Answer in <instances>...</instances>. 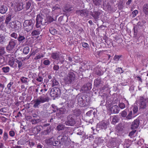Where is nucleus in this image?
Returning <instances> with one entry per match:
<instances>
[{"mask_svg": "<svg viewBox=\"0 0 148 148\" xmlns=\"http://www.w3.org/2000/svg\"><path fill=\"white\" fill-rule=\"evenodd\" d=\"M36 79L37 82L42 83L43 78L42 76L38 75Z\"/></svg>", "mask_w": 148, "mask_h": 148, "instance_id": "de8ad7c7", "label": "nucleus"}, {"mask_svg": "<svg viewBox=\"0 0 148 148\" xmlns=\"http://www.w3.org/2000/svg\"><path fill=\"white\" fill-rule=\"evenodd\" d=\"M10 56H8L9 58L8 61L9 64L12 67L16 68L17 67V66L15 64V60L14 58L11 56V55H9Z\"/></svg>", "mask_w": 148, "mask_h": 148, "instance_id": "9b49d317", "label": "nucleus"}, {"mask_svg": "<svg viewBox=\"0 0 148 148\" xmlns=\"http://www.w3.org/2000/svg\"><path fill=\"white\" fill-rule=\"evenodd\" d=\"M70 130L69 127H66L65 130L63 131L62 134L58 137L57 139L60 141L61 145L64 144L67 141L68 137V134L70 132Z\"/></svg>", "mask_w": 148, "mask_h": 148, "instance_id": "f03ea898", "label": "nucleus"}, {"mask_svg": "<svg viewBox=\"0 0 148 148\" xmlns=\"http://www.w3.org/2000/svg\"><path fill=\"white\" fill-rule=\"evenodd\" d=\"M44 55L42 53H38L36 55V56L34 58V59L35 60H37L38 59H40L44 57Z\"/></svg>", "mask_w": 148, "mask_h": 148, "instance_id": "f704fd0d", "label": "nucleus"}, {"mask_svg": "<svg viewBox=\"0 0 148 148\" xmlns=\"http://www.w3.org/2000/svg\"><path fill=\"white\" fill-rule=\"evenodd\" d=\"M52 87L54 86H55L58 85L59 84V83L58 81L55 79H52Z\"/></svg>", "mask_w": 148, "mask_h": 148, "instance_id": "a19ab883", "label": "nucleus"}, {"mask_svg": "<svg viewBox=\"0 0 148 148\" xmlns=\"http://www.w3.org/2000/svg\"><path fill=\"white\" fill-rule=\"evenodd\" d=\"M119 110V108L117 105L113 106L110 108V111L112 113H118Z\"/></svg>", "mask_w": 148, "mask_h": 148, "instance_id": "dca6fc26", "label": "nucleus"}, {"mask_svg": "<svg viewBox=\"0 0 148 148\" xmlns=\"http://www.w3.org/2000/svg\"><path fill=\"white\" fill-rule=\"evenodd\" d=\"M108 123L107 122L104 121L102 122L100 125V127L102 129L105 130L107 127Z\"/></svg>", "mask_w": 148, "mask_h": 148, "instance_id": "393cba45", "label": "nucleus"}, {"mask_svg": "<svg viewBox=\"0 0 148 148\" xmlns=\"http://www.w3.org/2000/svg\"><path fill=\"white\" fill-rule=\"evenodd\" d=\"M10 36L15 39H17L18 38V34L15 32H13L10 35Z\"/></svg>", "mask_w": 148, "mask_h": 148, "instance_id": "603ef678", "label": "nucleus"}, {"mask_svg": "<svg viewBox=\"0 0 148 148\" xmlns=\"http://www.w3.org/2000/svg\"><path fill=\"white\" fill-rule=\"evenodd\" d=\"M32 36H36L39 35L40 34L39 31L38 30H34L31 33Z\"/></svg>", "mask_w": 148, "mask_h": 148, "instance_id": "4c0bfd02", "label": "nucleus"}, {"mask_svg": "<svg viewBox=\"0 0 148 148\" xmlns=\"http://www.w3.org/2000/svg\"><path fill=\"white\" fill-rule=\"evenodd\" d=\"M43 63L45 65H48L50 64V62L49 60H45L43 62Z\"/></svg>", "mask_w": 148, "mask_h": 148, "instance_id": "bf43d9fd", "label": "nucleus"}, {"mask_svg": "<svg viewBox=\"0 0 148 148\" xmlns=\"http://www.w3.org/2000/svg\"><path fill=\"white\" fill-rule=\"evenodd\" d=\"M39 50L37 48H32L30 53H29V56H34L35 54L38 53Z\"/></svg>", "mask_w": 148, "mask_h": 148, "instance_id": "5701e85b", "label": "nucleus"}, {"mask_svg": "<svg viewBox=\"0 0 148 148\" xmlns=\"http://www.w3.org/2000/svg\"><path fill=\"white\" fill-rule=\"evenodd\" d=\"M5 49L3 47L0 48V57L3 56H2L5 53Z\"/></svg>", "mask_w": 148, "mask_h": 148, "instance_id": "c03bdc74", "label": "nucleus"}, {"mask_svg": "<svg viewBox=\"0 0 148 148\" xmlns=\"http://www.w3.org/2000/svg\"><path fill=\"white\" fill-rule=\"evenodd\" d=\"M49 100V99L47 94L44 93V94L39 97L38 99L34 100V104L33 105V107L34 108H38V106L41 103L48 102Z\"/></svg>", "mask_w": 148, "mask_h": 148, "instance_id": "f257e3e1", "label": "nucleus"}, {"mask_svg": "<svg viewBox=\"0 0 148 148\" xmlns=\"http://www.w3.org/2000/svg\"><path fill=\"white\" fill-rule=\"evenodd\" d=\"M5 62L4 57L3 56L0 57V65L3 64Z\"/></svg>", "mask_w": 148, "mask_h": 148, "instance_id": "4d7b16f0", "label": "nucleus"}, {"mask_svg": "<svg viewBox=\"0 0 148 148\" xmlns=\"http://www.w3.org/2000/svg\"><path fill=\"white\" fill-rule=\"evenodd\" d=\"M127 111H128V109H125L120 113V114H121V115L122 117H126V116H127Z\"/></svg>", "mask_w": 148, "mask_h": 148, "instance_id": "7c9ffc66", "label": "nucleus"}, {"mask_svg": "<svg viewBox=\"0 0 148 148\" xmlns=\"http://www.w3.org/2000/svg\"><path fill=\"white\" fill-rule=\"evenodd\" d=\"M21 82L24 83H27V78L24 77H22L20 78Z\"/></svg>", "mask_w": 148, "mask_h": 148, "instance_id": "58836bf2", "label": "nucleus"}, {"mask_svg": "<svg viewBox=\"0 0 148 148\" xmlns=\"http://www.w3.org/2000/svg\"><path fill=\"white\" fill-rule=\"evenodd\" d=\"M112 117V124H115L119 122V119L118 115H114Z\"/></svg>", "mask_w": 148, "mask_h": 148, "instance_id": "412c9836", "label": "nucleus"}, {"mask_svg": "<svg viewBox=\"0 0 148 148\" xmlns=\"http://www.w3.org/2000/svg\"><path fill=\"white\" fill-rule=\"evenodd\" d=\"M138 13V11L137 10H135L134 11H133L132 12V15H133V17H135L137 14Z\"/></svg>", "mask_w": 148, "mask_h": 148, "instance_id": "e2e57ef3", "label": "nucleus"}, {"mask_svg": "<svg viewBox=\"0 0 148 148\" xmlns=\"http://www.w3.org/2000/svg\"><path fill=\"white\" fill-rule=\"evenodd\" d=\"M8 138V133L7 132L5 131L3 132V135L2 139L4 141H6Z\"/></svg>", "mask_w": 148, "mask_h": 148, "instance_id": "c756f323", "label": "nucleus"}, {"mask_svg": "<svg viewBox=\"0 0 148 148\" xmlns=\"http://www.w3.org/2000/svg\"><path fill=\"white\" fill-rule=\"evenodd\" d=\"M5 37L3 36L0 35V43L3 44L4 42Z\"/></svg>", "mask_w": 148, "mask_h": 148, "instance_id": "680f3d73", "label": "nucleus"}, {"mask_svg": "<svg viewBox=\"0 0 148 148\" xmlns=\"http://www.w3.org/2000/svg\"><path fill=\"white\" fill-rule=\"evenodd\" d=\"M75 79V75L73 72H69L64 79V82L66 84H69L73 82Z\"/></svg>", "mask_w": 148, "mask_h": 148, "instance_id": "20e7f679", "label": "nucleus"}, {"mask_svg": "<svg viewBox=\"0 0 148 148\" xmlns=\"http://www.w3.org/2000/svg\"><path fill=\"white\" fill-rule=\"evenodd\" d=\"M76 116L74 114L69 115L67 117V120L65 122L66 125L73 126L76 123Z\"/></svg>", "mask_w": 148, "mask_h": 148, "instance_id": "7ed1b4c3", "label": "nucleus"}, {"mask_svg": "<svg viewBox=\"0 0 148 148\" xmlns=\"http://www.w3.org/2000/svg\"><path fill=\"white\" fill-rule=\"evenodd\" d=\"M17 43V40L14 39H11L9 42L8 45L6 47L7 50L9 51H13Z\"/></svg>", "mask_w": 148, "mask_h": 148, "instance_id": "0eeeda50", "label": "nucleus"}, {"mask_svg": "<svg viewBox=\"0 0 148 148\" xmlns=\"http://www.w3.org/2000/svg\"><path fill=\"white\" fill-rule=\"evenodd\" d=\"M27 22L28 23V24H27V26H29L30 25H31L33 26V24L32 23V21L30 20H26L24 22Z\"/></svg>", "mask_w": 148, "mask_h": 148, "instance_id": "338daca9", "label": "nucleus"}, {"mask_svg": "<svg viewBox=\"0 0 148 148\" xmlns=\"http://www.w3.org/2000/svg\"><path fill=\"white\" fill-rule=\"evenodd\" d=\"M133 114L134 115H137L136 114L138 111V108L136 106H134L133 109Z\"/></svg>", "mask_w": 148, "mask_h": 148, "instance_id": "37998d69", "label": "nucleus"}, {"mask_svg": "<svg viewBox=\"0 0 148 148\" xmlns=\"http://www.w3.org/2000/svg\"><path fill=\"white\" fill-rule=\"evenodd\" d=\"M15 64H16L17 67L19 69H21L23 65V62L22 61H19L18 60L16 59L15 60Z\"/></svg>", "mask_w": 148, "mask_h": 148, "instance_id": "2f4dec72", "label": "nucleus"}, {"mask_svg": "<svg viewBox=\"0 0 148 148\" xmlns=\"http://www.w3.org/2000/svg\"><path fill=\"white\" fill-rule=\"evenodd\" d=\"M49 132V130H44L42 132L41 134L43 135H46Z\"/></svg>", "mask_w": 148, "mask_h": 148, "instance_id": "774afa93", "label": "nucleus"}, {"mask_svg": "<svg viewBox=\"0 0 148 148\" xmlns=\"http://www.w3.org/2000/svg\"><path fill=\"white\" fill-rule=\"evenodd\" d=\"M119 107L121 109H123L125 107V105L123 103H119L118 104Z\"/></svg>", "mask_w": 148, "mask_h": 148, "instance_id": "79ce46f5", "label": "nucleus"}, {"mask_svg": "<svg viewBox=\"0 0 148 148\" xmlns=\"http://www.w3.org/2000/svg\"><path fill=\"white\" fill-rule=\"evenodd\" d=\"M56 140H55L54 138L52 137L50 138L48 140V142L49 143L50 145H53V143H54V142H55Z\"/></svg>", "mask_w": 148, "mask_h": 148, "instance_id": "8fccbe9b", "label": "nucleus"}, {"mask_svg": "<svg viewBox=\"0 0 148 148\" xmlns=\"http://www.w3.org/2000/svg\"><path fill=\"white\" fill-rule=\"evenodd\" d=\"M8 10V8L4 5H0V13L2 14H5Z\"/></svg>", "mask_w": 148, "mask_h": 148, "instance_id": "aec40b11", "label": "nucleus"}, {"mask_svg": "<svg viewBox=\"0 0 148 148\" xmlns=\"http://www.w3.org/2000/svg\"><path fill=\"white\" fill-rule=\"evenodd\" d=\"M29 51V49L28 47H25L23 50V53L25 54H27Z\"/></svg>", "mask_w": 148, "mask_h": 148, "instance_id": "e433bc0d", "label": "nucleus"}, {"mask_svg": "<svg viewBox=\"0 0 148 148\" xmlns=\"http://www.w3.org/2000/svg\"><path fill=\"white\" fill-rule=\"evenodd\" d=\"M49 31L51 33L52 35H55L57 33V31L56 29L54 27H51L49 29Z\"/></svg>", "mask_w": 148, "mask_h": 148, "instance_id": "473e14b6", "label": "nucleus"}, {"mask_svg": "<svg viewBox=\"0 0 148 148\" xmlns=\"http://www.w3.org/2000/svg\"><path fill=\"white\" fill-rule=\"evenodd\" d=\"M136 132V130H134L131 131L129 134V136L131 137H132L135 132Z\"/></svg>", "mask_w": 148, "mask_h": 148, "instance_id": "0e129e2a", "label": "nucleus"}, {"mask_svg": "<svg viewBox=\"0 0 148 148\" xmlns=\"http://www.w3.org/2000/svg\"><path fill=\"white\" fill-rule=\"evenodd\" d=\"M44 16L38 14L36 18V26L37 28L40 27L41 25H45L46 23Z\"/></svg>", "mask_w": 148, "mask_h": 148, "instance_id": "39448f33", "label": "nucleus"}, {"mask_svg": "<svg viewBox=\"0 0 148 148\" xmlns=\"http://www.w3.org/2000/svg\"><path fill=\"white\" fill-rule=\"evenodd\" d=\"M90 14L94 19H97L99 18V16L101 14V12L98 11L94 12H91Z\"/></svg>", "mask_w": 148, "mask_h": 148, "instance_id": "a211bd4d", "label": "nucleus"}, {"mask_svg": "<svg viewBox=\"0 0 148 148\" xmlns=\"http://www.w3.org/2000/svg\"><path fill=\"white\" fill-rule=\"evenodd\" d=\"M66 127H65L64 125L62 124H59L57 126L56 129L58 131H60L64 129L65 130H65V128Z\"/></svg>", "mask_w": 148, "mask_h": 148, "instance_id": "bb28decb", "label": "nucleus"}, {"mask_svg": "<svg viewBox=\"0 0 148 148\" xmlns=\"http://www.w3.org/2000/svg\"><path fill=\"white\" fill-rule=\"evenodd\" d=\"M87 98L86 95H82L78 97V102L80 106H85L86 104L85 99Z\"/></svg>", "mask_w": 148, "mask_h": 148, "instance_id": "f8f14e48", "label": "nucleus"}, {"mask_svg": "<svg viewBox=\"0 0 148 148\" xmlns=\"http://www.w3.org/2000/svg\"><path fill=\"white\" fill-rule=\"evenodd\" d=\"M31 5V3L30 1H28L25 4L23 5V9L26 10L29 9Z\"/></svg>", "mask_w": 148, "mask_h": 148, "instance_id": "cd10ccee", "label": "nucleus"}, {"mask_svg": "<svg viewBox=\"0 0 148 148\" xmlns=\"http://www.w3.org/2000/svg\"><path fill=\"white\" fill-rule=\"evenodd\" d=\"M82 46L86 49H87L89 48V45L87 43L85 42H82Z\"/></svg>", "mask_w": 148, "mask_h": 148, "instance_id": "09e8293b", "label": "nucleus"}, {"mask_svg": "<svg viewBox=\"0 0 148 148\" xmlns=\"http://www.w3.org/2000/svg\"><path fill=\"white\" fill-rule=\"evenodd\" d=\"M11 18L10 16H8L6 18L5 21V23L6 24H8L9 22L10 21Z\"/></svg>", "mask_w": 148, "mask_h": 148, "instance_id": "13d9d810", "label": "nucleus"}, {"mask_svg": "<svg viewBox=\"0 0 148 148\" xmlns=\"http://www.w3.org/2000/svg\"><path fill=\"white\" fill-rule=\"evenodd\" d=\"M137 116V115H134L133 113H132V111H130L128 110L127 111V114L126 116V119L127 120H130L134 118Z\"/></svg>", "mask_w": 148, "mask_h": 148, "instance_id": "2eb2a0df", "label": "nucleus"}, {"mask_svg": "<svg viewBox=\"0 0 148 148\" xmlns=\"http://www.w3.org/2000/svg\"><path fill=\"white\" fill-rule=\"evenodd\" d=\"M140 121L138 119L135 120L132 123L131 125V129L134 130L137 129L138 127Z\"/></svg>", "mask_w": 148, "mask_h": 148, "instance_id": "4468645a", "label": "nucleus"}, {"mask_svg": "<svg viewBox=\"0 0 148 148\" xmlns=\"http://www.w3.org/2000/svg\"><path fill=\"white\" fill-rule=\"evenodd\" d=\"M24 4L22 2H18L14 3V9L15 12L19 11L23 9Z\"/></svg>", "mask_w": 148, "mask_h": 148, "instance_id": "1a4fd4ad", "label": "nucleus"}, {"mask_svg": "<svg viewBox=\"0 0 148 148\" xmlns=\"http://www.w3.org/2000/svg\"><path fill=\"white\" fill-rule=\"evenodd\" d=\"M31 122L33 124H36L40 122L39 119H32L31 120Z\"/></svg>", "mask_w": 148, "mask_h": 148, "instance_id": "864d4df0", "label": "nucleus"}, {"mask_svg": "<svg viewBox=\"0 0 148 148\" xmlns=\"http://www.w3.org/2000/svg\"><path fill=\"white\" fill-rule=\"evenodd\" d=\"M41 88L44 89V90L47 91L48 89V86L45 84H43L41 86Z\"/></svg>", "mask_w": 148, "mask_h": 148, "instance_id": "3c124183", "label": "nucleus"}, {"mask_svg": "<svg viewBox=\"0 0 148 148\" xmlns=\"http://www.w3.org/2000/svg\"><path fill=\"white\" fill-rule=\"evenodd\" d=\"M94 4L96 6H99L102 3V0H92Z\"/></svg>", "mask_w": 148, "mask_h": 148, "instance_id": "72a5a7b5", "label": "nucleus"}, {"mask_svg": "<svg viewBox=\"0 0 148 148\" xmlns=\"http://www.w3.org/2000/svg\"><path fill=\"white\" fill-rule=\"evenodd\" d=\"M143 12L146 15H148V4H145L143 8Z\"/></svg>", "mask_w": 148, "mask_h": 148, "instance_id": "b1692460", "label": "nucleus"}, {"mask_svg": "<svg viewBox=\"0 0 148 148\" xmlns=\"http://www.w3.org/2000/svg\"><path fill=\"white\" fill-rule=\"evenodd\" d=\"M0 118L1 121L3 123L6 122L8 119L7 118L4 116H1Z\"/></svg>", "mask_w": 148, "mask_h": 148, "instance_id": "052dcab7", "label": "nucleus"}, {"mask_svg": "<svg viewBox=\"0 0 148 148\" xmlns=\"http://www.w3.org/2000/svg\"><path fill=\"white\" fill-rule=\"evenodd\" d=\"M122 56L121 55H115L114 57V60H118Z\"/></svg>", "mask_w": 148, "mask_h": 148, "instance_id": "69168bd1", "label": "nucleus"}, {"mask_svg": "<svg viewBox=\"0 0 148 148\" xmlns=\"http://www.w3.org/2000/svg\"><path fill=\"white\" fill-rule=\"evenodd\" d=\"M76 13L78 15H80L82 16L86 17L88 16V11L85 10H77L76 12Z\"/></svg>", "mask_w": 148, "mask_h": 148, "instance_id": "ddd939ff", "label": "nucleus"}, {"mask_svg": "<svg viewBox=\"0 0 148 148\" xmlns=\"http://www.w3.org/2000/svg\"><path fill=\"white\" fill-rule=\"evenodd\" d=\"M42 126L41 125H38L34 127V129L36 130L37 131V134L41 130Z\"/></svg>", "mask_w": 148, "mask_h": 148, "instance_id": "ea45409f", "label": "nucleus"}, {"mask_svg": "<svg viewBox=\"0 0 148 148\" xmlns=\"http://www.w3.org/2000/svg\"><path fill=\"white\" fill-rule=\"evenodd\" d=\"M140 102V106L141 108L144 109L147 107V103L148 100L145 98L143 96H140L139 100Z\"/></svg>", "mask_w": 148, "mask_h": 148, "instance_id": "6e6552de", "label": "nucleus"}, {"mask_svg": "<svg viewBox=\"0 0 148 148\" xmlns=\"http://www.w3.org/2000/svg\"><path fill=\"white\" fill-rule=\"evenodd\" d=\"M27 22H24L23 25L24 28V29L27 31V32H29L33 28V26L30 25L29 26H27L28 23Z\"/></svg>", "mask_w": 148, "mask_h": 148, "instance_id": "6ab92c4d", "label": "nucleus"}, {"mask_svg": "<svg viewBox=\"0 0 148 148\" xmlns=\"http://www.w3.org/2000/svg\"><path fill=\"white\" fill-rule=\"evenodd\" d=\"M51 58L54 60H58L60 56L58 52H53L51 54Z\"/></svg>", "mask_w": 148, "mask_h": 148, "instance_id": "4be33fe9", "label": "nucleus"}, {"mask_svg": "<svg viewBox=\"0 0 148 148\" xmlns=\"http://www.w3.org/2000/svg\"><path fill=\"white\" fill-rule=\"evenodd\" d=\"M9 134L10 136L14 137L15 135V132L13 130H10L9 132Z\"/></svg>", "mask_w": 148, "mask_h": 148, "instance_id": "5fc2aeb1", "label": "nucleus"}, {"mask_svg": "<svg viewBox=\"0 0 148 148\" xmlns=\"http://www.w3.org/2000/svg\"><path fill=\"white\" fill-rule=\"evenodd\" d=\"M50 94L51 96L52 97H57L60 94V90L58 88L54 87L51 90Z\"/></svg>", "mask_w": 148, "mask_h": 148, "instance_id": "423d86ee", "label": "nucleus"}, {"mask_svg": "<svg viewBox=\"0 0 148 148\" xmlns=\"http://www.w3.org/2000/svg\"><path fill=\"white\" fill-rule=\"evenodd\" d=\"M72 8L71 7H70L69 6L65 5L64 7V8L63 9V11L66 12H70L72 10Z\"/></svg>", "mask_w": 148, "mask_h": 148, "instance_id": "c85d7f7f", "label": "nucleus"}, {"mask_svg": "<svg viewBox=\"0 0 148 148\" xmlns=\"http://www.w3.org/2000/svg\"><path fill=\"white\" fill-rule=\"evenodd\" d=\"M25 143V141L23 139H21L17 142L18 145H24Z\"/></svg>", "mask_w": 148, "mask_h": 148, "instance_id": "49530a36", "label": "nucleus"}, {"mask_svg": "<svg viewBox=\"0 0 148 148\" xmlns=\"http://www.w3.org/2000/svg\"><path fill=\"white\" fill-rule=\"evenodd\" d=\"M103 82L101 80L100 77H98L95 79L94 81V85L96 87H98L100 84H103Z\"/></svg>", "mask_w": 148, "mask_h": 148, "instance_id": "f3484780", "label": "nucleus"}, {"mask_svg": "<svg viewBox=\"0 0 148 148\" xmlns=\"http://www.w3.org/2000/svg\"><path fill=\"white\" fill-rule=\"evenodd\" d=\"M61 145H62L61 144L59 140L58 141H56L55 142H54V143H53V145L54 146H60Z\"/></svg>", "mask_w": 148, "mask_h": 148, "instance_id": "a18cd8bd", "label": "nucleus"}, {"mask_svg": "<svg viewBox=\"0 0 148 148\" xmlns=\"http://www.w3.org/2000/svg\"><path fill=\"white\" fill-rule=\"evenodd\" d=\"M19 25L17 24L16 21H13L9 23V25L12 29H14L15 31H18L20 29Z\"/></svg>", "mask_w": 148, "mask_h": 148, "instance_id": "9d476101", "label": "nucleus"}, {"mask_svg": "<svg viewBox=\"0 0 148 148\" xmlns=\"http://www.w3.org/2000/svg\"><path fill=\"white\" fill-rule=\"evenodd\" d=\"M17 39L19 43H22L24 42L25 39V38L24 36H22L20 35H19Z\"/></svg>", "mask_w": 148, "mask_h": 148, "instance_id": "a878e982", "label": "nucleus"}, {"mask_svg": "<svg viewBox=\"0 0 148 148\" xmlns=\"http://www.w3.org/2000/svg\"><path fill=\"white\" fill-rule=\"evenodd\" d=\"M11 91V89H10V88H5V89L4 92L7 94H10Z\"/></svg>", "mask_w": 148, "mask_h": 148, "instance_id": "6e6d98bb", "label": "nucleus"}, {"mask_svg": "<svg viewBox=\"0 0 148 148\" xmlns=\"http://www.w3.org/2000/svg\"><path fill=\"white\" fill-rule=\"evenodd\" d=\"M1 70L4 73H8L10 70V68L8 66L3 67L2 68Z\"/></svg>", "mask_w": 148, "mask_h": 148, "instance_id": "c9c22d12", "label": "nucleus"}]
</instances>
